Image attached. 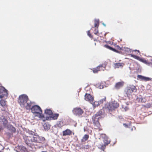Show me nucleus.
<instances>
[{"label":"nucleus","mask_w":152,"mask_h":152,"mask_svg":"<svg viewBox=\"0 0 152 152\" xmlns=\"http://www.w3.org/2000/svg\"><path fill=\"white\" fill-rule=\"evenodd\" d=\"M124 65V64L123 63H117L114 64V67L115 68H122Z\"/></svg>","instance_id":"nucleus-18"},{"label":"nucleus","mask_w":152,"mask_h":152,"mask_svg":"<svg viewBox=\"0 0 152 152\" xmlns=\"http://www.w3.org/2000/svg\"><path fill=\"white\" fill-rule=\"evenodd\" d=\"M104 46L107 49L117 53H118V50L120 51L122 50V48L119 46L117 45L115 46V48H113L107 45H104Z\"/></svg>","instance_id":"nucleus-9"},{"label":"nucleus","mask_w":152,"mask_h":152,"mask_svg":"<svg viewBox=\"0 0 152 152\" xmlns=\"http://www.w3.org/2000/svg\"><path fill=\"white\" fill-rule=\"evenodd\" d=\"M3 122V124L4 126H6L8 123V121L4 117L1 119Z\"/></svg>","instance_id":"nucleus-22"},{"label":"nucleus","mask_w":152,"mask_h":152,"mask_svg":"<svg viewBox=\"0 0 152 152\" xmlns=\"http://www.w3.org/2000/svg\"><path fill=\"white\" fill-rule=\"evenodd\" d=\"M137 99L138 100V101L139 102H145V99H144L142 97L138 98H137Z\"/></svg>","instance_id":"nucleus-32"},{"label":"nucleus","mask_w":152,"mask_h":152,"mask_svg":"<svg viewBox=\"0 0 152 152\" xmlns=\"http://www.w3.org/2000/svg\"><path fill=\"white\" fill-rule=\"evenodd\" d=\"M137 77L138 79L142 81H148L151 80V79L149 77H144L140 75H138Z\"/></svg>","instance_id":"nucleus-16"},{"label":"nucleus","mask_w":152,"mask_h":152,"mask_svg":"<svg viewBox=\"0 0 152 152\" xmlns=\"http://www.w3.org/2000/svg\"><path fill=\"white\" fill-rule=\"evenodd\" d=\"M119 107V104L116 101L110 102L107 105L106 107L108 109L109 112H111Z\"/></svg>","instance_id":"nucleus-4"},{"label":"nucleus","mask_w":152,"mask_h":152,"mask_svg":"<svg viewBox=\"0 0 152 152\" xmlns=\"http://www.w3.org/2000/svg\"><path fill=\"white\" fill-rule=\"evenodd\" d=\"M27 132L29 135H33L34 136V135H36V134H35V133L34 132L31 130H28L27 131Z\"/></svg>","instance_id":"nucleus-30"},{"label":"nucleus","mask_w":152,"mask_h":152,"mask_svg":"<svg viewBox=\"0 0 152 152\" xmlns=\"http://www.w3.org/2000/svg\"><path fill=\"white\" fill-rule=\"evenodd\" d=\"M91 104H92L93 106L94 107H97L98 105H100V104H99V101H98V102L95 101L94 102L93 101V103H91Z\"/></svg>","instance_id":"nucleus-28"},{"label":"nucleus","mask_w":152,"mask_h":152,"mask_svg":"<svg viewBox=\"0 0 152 152\" xmlns=\"http://www.w3.org/2000/svg\"><path fill=\"white\" fill-rule=\"evenodd\" d=\"M4 149V147L1 145L0 144V152H3Z\"/></svg>","instance_id":"nucleus-35"},{"label":"nucleus","mask_w":152,"mask_h":152,"mask_svg":"<svg viewBox=\"0 0 152 152\" xmlns=\"http://www.w3.org/2000/svg\"><path fill=\"white\" fill-rule=\"evenodd\" d=\"M89 138V135L88 134H85L81 140L82 142H85Z\"/></svg>","instance_id":"nucleus-23"},{"label":"nucleus","mask_w":152,"mask_h":152,"mask_svg":"<svg viewBox=\"0 0 152 152\" xmlns=\"http://www.w3.org/2000/svg\"><path fill=\"white\" fill-rule=\"evenodd\" d=\"M89 148V145H85L84 146V148L88 149Z\"/></svg>","instance_id":"nucleus-40"},{"label":"nucleus","mask_w":152,"mask_h":152,"mask_svg":"<svg viewBox=\"0 0 152 152\" xmlns=\"http://www.w3.org/2000/svg\"><path fill=\"white\" fill-rule=\"evenodd\" d=\"M7 101L5 100L1 99L0 101V104L4 108V109H2V110L5 111L7 107Z\"/></svg>","instance_id":"nucleus-13"},{"label":"nucleus","mask_w":152,"mask_h":152,"mask_svg":"<svg viewBox=\"0 0 152 152\" xmlns=\"http://www.w3.org/2000/svg\"><path fill=\"white\" fill-rule=\"evenodd\" d=\"M100 118L97 117L95 115H94L92 117V120L93 121V123H95L97 122H99V121Z\"/></svg>","instance_id":"nucleus-19"},{"label":"nucleus","mask_w":152,"mask_h":152,"mask_svg":"<svg viewBox=\"0 0 152 152\" xmlns=\"http://www.w3.org/2000/svg\"><path fill=\"white\" fill-rule=\"evenodd\" d=\"M100 145V147H99L100 148V149L103 151H104V150L105 148L106 145L104 144H102V145Z\"/></svg>","instance_id":"nucleus-33"},{"label":"nucleus","mask_w":152,"mask_h":152,"mask_svg":"<svg viewBox=\"0 0 152 152\" xmlns=\"http://www.w3.org/2000/svg\"><path fill=\"white\" fill-rule=\"evenodd\" d=\"M45 139L44 137L40 136L36 134L32 137L30 136L26 137L25 142L28 146L29 148L31 151H35L37 148H40V147L35 145L34 142L43 143L45 142Z\"/></svg>","instance_id":"nucleus-1"},{"label":"nucleus","mask_w":152,"mask_h":152,"mask_svg":"<svg viewBox=\"0 0 152 152\" xmlns=\"http://www.w3.org/2000/svg\"><path fill=\"white\" fill-rule=\"evenodd\" d=\"M0 98L1 99L5 96H7L8 95L7 90L3 86H0Z\"/></svg>","instance_id":"nucleus-7"},{"label":"nucleus","mask_w":152,"mask_h":152,"mask_svg":"<svg viewBox=\"0 0 152 152\" xmlns=\"http://www.w3.org/2000/svg\"><path fill=\"white\" fill-rule=\"evenodd\" d=\"M59 115V114L58 113H55L54 114H53L50 116V117L53 120H56L58 118Z\"/></svg>","instance_id":"nucleus-20"},{"label":"nucleus","mask_w":152,"mask_h":152,"mask_svg":"<svg viewBox=\"0 0 152 152\" xmlns=\"http://www.w3.org/2000/svg\"><path fill=\"white\" fill-rule=\"evenodd\" d=\"M20 152H28L27 149L24 146H22L20 148Z\"/></svg>","instance_id":"nucleus-27"},{"label":"nucleus","mask_w":152,"mask_h":152,"mask_svg":"<svg viewBox=\"0 0 152 152\" xmlns=\"http://www.w3.org/2000/svg\"><path fill=\"white\" fill-rule=\"evenodd\" d=\"M102 115V112L101 110H99L98 112L95 115L97 116V117L101 118V116Z\"/></svg>","instance_id":"nucleus-25"},{"label":"nucleus","mask_w":152,"mask_h":152,"mask_svg":"<svg viewBox=\"0 0 152 152\" xmlns=\"http://www.w3.org/2000/svg\"><path fill=\"white\" fill-rule=\"evenodd\" d=\"M131 56L133 57V58L138 60L148 65V61H147L144 58H141L139 56H137L136 55L133 54H131Z\"/></svg>","instance_id":"nucleus-11"},{"label":"nucleus","mask_w":152,"mask_h":152,"mask_svg":"<svg viewBox=\"0 0 152 152\" xmlns=\"http://www.w3.org/2000/svg\"><path fill=\"white\" fill-rule=\"evenodd\" d=\"M7 129L10 132H6V134L8 138H10L12 136L13 133L16 132V129L12 125L7 126Z\"/></svg>","instance_id":"nucleus-6"},{"label":"nucleus","mask_w":152,"mask_h":152,"mask_svg":"<svg viewBox=\"0 0 152 152\" xmlns=\"http://www.w3.org/2000/svg\"><path fill=\"white\" fill-rule=\"evenodd\" d=\"M107 62L106 61H104L102 64L99 65L96 67H98L97 70L99 71L101 70H104L105 69V67L107 65Z\"/></svg>","instance_id":"nucleus-12"},{"label":"nucleus","mask_w":152,"mask_h":152,"mask_svg":"<svg viewBox=\"0 0 152 152\" xmlns=\"http://www.w3.org/2000/svg\"><path fill=\"white\" fill-rule=\"evenodd\" d=\"M106 100V97H104L103 99H102L101 100L99 101V104H102L104 102H105Z\"/></svg>","instance_id":"nucleus-31"},{"label":"nucleus","mask_w":152,"mask_h":152,"mask_svg":"<svg viewBox=\"0 0 152 152\" xmlns=\"http://www.w3.org/2000/svg\"><path fill=\"white\" fill-rule=\"evenodd\" d=\"M18 102L21 107H24L28 110H30L32 104V102L29 100L28 96L25 94L20 95Z\"/></svg>","instance_id":"nucleus-2"},{"label":"nucleus","mask_w":152,"mask_h":152,"mask_svg":"<svg viewBox=\"0 0 152 152\" xmlns=\"http://www.w3.org/2000/svg\"><path fill=\"white\" fill-rule=\"evenodd\" d=\"M137 89L134 85H129L127 86L125 90L126 94L128 96L131 95L133 92H135L137 91Z\"/></svg>","instance_id":"nucleus-5"},{"label":"nucleus","mask_w":152,"mask_h":152,"mask_svg":"<svg viewBox=\"0 0 152 152\" xmlns=\"http://www.w3.org/2000/svg\"><path fill=\"white\" fill-rule=\"evenodd\" d=\"M148 65L151 66L152 68V60H151V62H148Z\"/></svg>","instance_id":"nucleus-39"},{"label":"nucleus","mask_w":152,"mask_h":152,"mask_svg":"<svg viewBox=\"0 0 152 152\" xmlns=\"http://www.w3.org/2000/svg\"><path fill=\"white\" fill-rule=\"evenodd\" d=\"M133 51H137L138 53H139V54H140V52L139 50H133Z\"/></svg>","instance_id":"nucleus-42"},{"label":"nucleus","mask_w":152,"mask_h":152,"mask_svg":"<svg viewBox=\"0 0 152 152\" xmlns=\"http://www.w3.org/2000/svg\"><path fill=\"white\" fill-rule=\"evenodd\" d=\"M93 124L95 129H98L99 130V131L102 130V129L101 127V126L99 122L93 123Z\"/></svg>","instance_id":"nucleus-17"},{"label":"nucleus","mask_w":152,"mask_h":152,"mask_svg":"<svg viewBox=\"0 0 152 152\" xmlns=\"http://www.w3.org/2000/svg\"><path fill=\"white\" fill-rule=\"evenodd\" d=\"M98 28H95L94 30V33L95 34H97L98 33Z\"/></svg>","instance_id":"nucleus-37"},{"label":"nucleus","mask_w":152,"mask_h":152,"mask_svg":"<svg viewBox=\"0 0 152 152\" xmlns=\"http://www.w3.org/2000/svg\"><path fill=\"white\" fill-rule=\"evenodd\" d=\"M85 99L91 103H92L94 101V97L90 94H86L85 95Z\"/></svg>","instance_id":"nucleus-10"},{"label":"nucleus","mask_w":152,"mask_h":152,"mask_svg":"<svg viewBox=\"0 0 152 152\" xmlns=\"http://www.w3.org/2000/svg\"><path fill=\"white\" fill-rule=\"evenodd\" d=\"M87 34L91 38H92L93 37L92 36L90 32V31L89 30L88 31Z\"/></svg>","instance_id":"nucleus-38"},{"label":"nucleus","mask_w":152,"mask_h":152,"mask_svg":"<svg viewBox=\"0 0 152 152\" xmlns=\"http://www.w3.org/2000/svg\"><path fill=\"white\" fill-rule=\"evenodd\" d=\"M94 41H96V39H95L94 40Z\"/></svg>","instance_id":"nucleus-43"},{"label":"nucleus","mask_w":152,"mask_h":152,"mask_svg":"<svg viewBox=\"0 0 152 152\" xmlns=\"http://www.w3.org/2000/svg\"><path fill=\"white\" fill-rule=\"evenodd\" d=\"M45 113L48 115H50V116L53 114L52 111L50 109H47L45 110Z\"/></svg>","instance_id":"nucleus-21"},{"label":"nucleus","mask_w":152,"mask_h":152,"mask_svg":"<svg viewBox=\"0 0 152 152\" xmlns=\"http://www.w3.org/2000/svg\"><path fill=\"white\" fill-rule=\"evenodd\" d=\"M109 32H106L104 34V38L106 39V35L107 34H108L109 33Z\"/></svg>","instance_id":"nucleus-41"},{"label":"nucleus","mask_w":152,"mask_h":152,"mask_svg":"<svg viewBox=\"0 0 152 152\" xmlns=\"http://www.w3.org/2000/svg\"><path fill=\"white\" fill-rule=\"evenodd\" d=\"M124 83V82L123 81L118 82L115 84V88L116 89H119L123 86Z\"/></svg>","instance_id":"nucleus-14"},{"label":"nucleus","mask_w":152,"mask_h":152,"mask_svg":"<svg viewBox=\"0 0 152 152\" xmlns=\"http://www.w3.org/2000/svg\"><path fill=\"white\" fill-rule=\"evenodd\" d=\"M31 112L34 114L35 116L39 118H44V115L42 114V111L41 108L39 106L35 105L32 106L31 109Z\"/></svg>","instance_id":"nucleus-3"},{"label":"nucleus","mask_w":152,"mask_h":152,"mask_svg":"<svg viewBox=\"0 0 152 152\" xmlns=\"http://www.w3.org/2000/svg\"><path fill=\"white\" fill-rule=\"evenodd\" d=\"M44 128L45 130H48L50 128V126L47 123H45L43 125Z\"/></svg>","instance_id":"nucleus-24"},{"label":"nucleus","mask_w":152,"mask_h":152,"mask_svg":"<svg viewBox=\"0 0 152 152\" xmlns=\"http://www.w3.org/2000/svg\"><path fill=\"white\" fill-rule=\"evenodd\" d=\"M98 67H96L93 69V71L94 73H97L98 72V70H97Z\"/></svg>","instance_id":"nucleus-36"},{"label":"nucleus","mask_w":152,"mask_h":152,"mask_svg":"<svg viewBox=\"0 0 152 152\" xmlns=\"http://www.w3.org/2000/svg\"><path fill=\"white\" fill-rule=\"evenodd\" d=\"M64 126V123L63 121H59L57 124V126L59 128H61Z\"/></svg>","instance_id":"nucleus-29"},{"label":"nucleus","mask_w":152,"mask_h":152,"mask_svg":"<svg viewBox=\"0 0 152 152\" xmlns=\"http://www.w3.org/2000/svg\"><path fill=\"white\" fill-rule=\"evenodd\" d=\"M72 132L70 129H67L66 130L63 131V136H69L72 135Z\"/></svg>","instance_id":"nucleus-15"},{"label":"nucleus","mask_w":152,"mask_h":152,"mask_svg":"<svg viewBox=\"0 0 152 152\" xmlns=\"http://www.w3.org/2000/svg\"><path fill=\"white\" fill-rule=\"evenodd\" d=\"M104 144H105L106 145H108L110 143V141L108 140H106V139H104Z\"/></svg>","instance_id":"nucleus-34"},{"label":"nucleus","mask_w":152,"mask_h":152,"mask_svg":"<svg viewBox=\"0 0 152 152\" xmlns=\"http://www.w3.org/2000/svg\"><path fill=\"white\" fill-rule=\"evenodd\" d=\"M99 24V20L95 19L94 21V27L98 28Z\"/></svg>","instance_id":"nucleus-26"},{"label":"nucleus","mask_w":152,"mask_h":152,"mask_svg":"<svg viewBox=\"0 0 152 152\" xmlns=\"http://www.w3.org/2000/svg\"><path fill=\"white\" fill-rule=\"evenodd\" d=\"M72 112L75 115L80 116L82 115L84 111L80 108L77 107L73 109Z\"/></svg>","instance_id":"nucleus-8"}]
</instances>
